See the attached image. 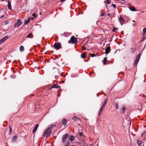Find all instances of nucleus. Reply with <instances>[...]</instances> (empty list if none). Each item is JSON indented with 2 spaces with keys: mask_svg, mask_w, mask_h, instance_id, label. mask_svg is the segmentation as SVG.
<instances>
[{
  "mask_svg": "<svg viewBox=\"0 0 146 146\" xmlns=\"http://www.w3.org/2000/svg\"><path fill=\"white\" fill-rule=\"evenodd\" d=\"M106 106L103 104L102 106L101 107L102 108H103V109H104V108L105 106Z\"/></svg>",
  "mask_w": 146,
  "mask_h": 146,
  "instance_id": "nucleus-42",
  "label": "nucleus"
},
{
  "mask_svg": "<svg viewBox=\"0 0 146 146\" xmlns=\"http://www.w3.org/2000/svg\"><path fill=\"white\" fill-rule=\"evenodd\" d=\"M110 15H111V14H109V13H108L107 14V15L108 16H110Z\"/></svg>",
  "mask_w": 146,
  "mask_h": 146,
  "instance_id": "nucleus-48",
  "label": "nucleus"
},
{
  "mask_svg": "<svg viewBox=\"0 0 146 146\" xmlns=\"http://www.w3.org/2000/svg\"><path fill=\"white\" fill-rule=\"evenodd\" d=\"M79 135L80 136H82V133H79Z\"/></svg>",
  "mask_w": 146,
  "mask_h": 146,
  "instance_id": "nucleus-45",
  "label": "nucleus"
},
{
  "mask_svg": "<svg viewBox=\"0 0 146 146\" xmlns=\"http://www.w3.org/2000/svg\"><path fill=\"white\" fill-rule=\"evenodd\" d=\"M54 46L55 49L57 50H58L62 47L61 44L60 42L55 43L54 45Z\"/></svg>",
  "mask_w": 146,
  "mask_h": 146,
  "instance_id": "nucleus-3",
  "label": "nucleus"
},
{
  "mask_svg": "<svg viewBox=\"0 0 146 146\" xmlns=\"http://www.w3.org/2000/svg\"><path fill=\"white\" fill-rule=\"evenodd\" d=\"M108 101V98H106L105 99V100H104V103L103 104L104 105H105V106H106V104L107 103Z\"/></svg>",
  "mask_w": 146,
  "mask_h": 146,
  "instance_id": "nucleus-19",
  "label": "nucleus"
},
{
  "mask_svg": "<svg viewBox=\"0 0 146 146\" xmlns=\"http://www.w3.org/2000/svg\"><path fill=\"white\" fill-rule=\"evenodd\" d=\"M65 0H60V2H62V1H65Z\"/></svg>",
  "mask_w": 146,
  "mask_h": 146,
  "instance_id": "nucleus-47",
  "label": "nucleus"
},
{
  "mask_svg": "<svg viewBox=\"0 0 146 146\" xmlns=\"http://www.w3.org/2000/svg\"><path fill=\"white\" fill-rule=\"evenodd\" d=\"M68 134L67 133L65 134L62 136V143H65V141L68 137Z\"/></svg>",
  "mask_w": 146,
  "mask_h": 146,
  "instance_id": "nucleus-5",
  "label": "nucleus"
},
{
  "mask_svg": "<svg viewBox=\"0 0 146 146\" xmlns=\"http://www.w3.org/2000/svg\"><path fill=\"white\" fill-rule=\"evenodd\" d=\"M106 8H107V6L106 5Z\"/></svg>",
  "mask_w": 146,
  "mask_h": 146,
  "instance_id": "nucleus-50",
  "label": "nucleus"
},
{
  "mask_svg": "<svg viewBox=\"0 0 146 146\" xmlns=\"http://www.w3.org/2000/svg\"><path fill=\"white\" fill-rule=\"evenodd\" d=\"M103 109H104L103 108H102V107L101 108H100V110L99 112V113L98 115H100L101 112L102 111Z\"/></svg>",
  "mask_w": 146,
  "mask_h": 146,
  "instance_id": "nucleus-27",
  "label": "nucleus"
},
{
  "mask_svg": "<svg viewBox=\"0 0 146 146\" xmlns=\"http://www.w3.org/2000/svg\"><path fill=\"white\" fill-rule=\"evenodd\" d=\"M4 17V15H2L0 18H2Z\"/></svg>",
  "mask_w": 146,
  "mask_h": 146,
  "instance_id": "nucleus-46",
  "label": "nucleus"
},
{
  "mask_svg": "<svg viewBox=\"0 0 146 146\" xmlns=\"http://www.w3.org/2000/svg\"><path fill=\"white\" fill-rule=\"evenodd\" d=\"M55 79H58V78H59V77L58 76H55Z\"/></svg>",
  "mask_w": 146,
  "mask_h": 146,
  "instance_id": "nucleus-36",
  "label": "nucleus"
},
{
  "mask_svg": "<svg viewBox=\"0 0 146 146\" xmlns=\"http://www.w3.org/2000/svg\"><path fill=\"white\" fill-rule=\"evenodd\" d=\"M133 21V22H135L134 21V20H133V21Z\"/></svg>",
  "mask_w": 146,
  "mask_h": 146,
  "instance_id": "nucleus-53",
  "label": "nucleus"
},
{
  "mask_svg": "<svg viewBox=\"0 0 146 146\" xmlns=\"http://www.w3.org/2000/svg\"><path fill=\"white\" fill-rule=\"evenodd\" d=\"M9 36L7 35L6 36H5L2 39L3 41L4 42L5 40H6L7 39H8L9 38Z\"/></svg>",
  "mask_w": 146,
  "mask_h": 146,
  "instance_id": "nucleus-12",
  "label": "nucleus"
},
{
  "mask_svg": "<svg viewBox=\"0 0 146 146\" xmlns=\"http://www.w3.org/2000/svg\"><path fill=\"white\" fill-rule=\"evenodd\" d=\"M7 6L8 9L10 10H11L12 7L10 2L9 1H8Z\"/></svg>",
  "mask_w": 146,
  "mask_h": 146,
  "instance_id": "nucleus-11",
  "label": "nucleus"
},
{
  "mask_svg": "<svg viewBox=\"0 0 146 146\" xmlns=\"http://www.w3.org/2000/svg\"><path fill=\"white\" fill-rule=\"evenodd\" d=\"M146 131H145L143 132V133L141 134V136H143V134H145L146 133Z\"/></svg>",
  "mask_w": 146,
  "mask_h": 146,
  "instance_id": "nucleus-39",
  "label": "nucleus"
},
{
  "mask_svg": "<svg viewBox=\"0 0 146 146\" xmlns=\"http://www.w3.org/2000/svg\"><path fill=\"white\" fill-rule=\"evenodd\" d=\"M130 10L133 11H136V9L135 7H133L132 8H129Z\"/></svg>",
  "mask_w": 146,
  "mask_h": 146,
  "instance_id": "nucleus-23",
  "label": "nucleus"
},
{
  "mask_svg": "<svg viewBox=\"0 0 146 146\" xmlns=\"http://www.w3.org/2000/svg\"><path fill=\"white\" fill-rule=\"evenodd\" d=\"M9 23V21H6L5 22L4 24L5 25H6L8 24Z\"/></svg>",
  "mask_w": 146,
  "mask_h": 146,
  "instance_id": "nucleus-31",
  "label": "nucleus"
},
{
  "mask_svg": "<svg viewBox=\"0 0 146 146\" xmlns=\"http://www.w3.org/2000/svg\"><path fill=\"white\" fill-rule=\"evenodd\" d=\"M38 124H37L36 125L35 127H34V129H33V133H34L35 132V131H36V130L37 129L38 127Z\"/></svg>",
  "mask_w": 146,
  "mask_h": 146,
  "instance_id": "nucleus-10",
  "label": "nucleus"
},
{
  "mask_svg": "<svg viewBox=\"0 0 146 146\" xmlns=\"http://www.w3.org/2000/svg\"><path fill=\"white\" fill-rule=\"evenodd\" d=\"M104 13H102L100 15L101 16H102V17H103L104 16Z\"/></svg>",
  "mask_w": 146,
  "mask_h": 146,
  "instance_id": "nucleus-40",
  "label": "nucleus"
},
{
  "mask_svg": "<svg viewBox=\"0 0 146 146\" xmlns=\"http://www.w3.org/2000/svg\"><path fill=\"white\" fill-rule=\"evenodd\" d=\"M13 76H14V77H15V76H14V75H13Z\"/></svg>",
  "mask_w": 146,
  "mask_h": 146,
  "instance_id": "nucleus-55",
  "label": "nucleus"
},
{
  "mask_svg": "<svg viewBox=\"0 0 146 146\" xmlns=\"http://www.w3.org/2000/svg\"><path fill=\"white\" fill-rule=\"evenodd\" d=\"M111 50L110 47H108L105 50V53H106V54H108L110 52V50Z\"/></svg>",
  "mask_w": 146,
  "mask_h": 146,
  "instance_id": "nucleus-9",
  "label": "nucleus"
},
{
  "mask_svg": "<svg viewBox=\"0 0 146 146\" xmlns=\"http://www.w3.org/2000/svg\"><path fill=\"white\" fill-rule=\"evenodd\" d=\"M30 18H28L27 20H25V24L27 25L29 22H30Z\"/></svg>",
  "mask_w": 146,
  "mask_h": 146,
  "instance_id": "nucleus-14",
  "label": "nucleus"
},
{
  "mask_svg": "<svg viewBox=\"0 0 146 146\" xmlns=\"http://www.w3.org/2000/svg\"><path fill=\"white\" fill-rule=\"evenodd\" d=\"M4 42L2 40V39L0 40V44H2Z\"/></svg>",
  "mask_w": 146,
  "mask_h": 146,
  "instance_id": "nucleus-35",
  "label": "nucleus"
},
{
  "mask_svg": "<svg viewBox=\"0 0 146 146\" xmlns=\"http://www.w3.org/2000/svg\"><path fill=\"white\" fill-rule=\"evenodd\" d=\"M70 142L69 141H67L66 143L64 144V146H68Z\"/></svg>",
  "mask_w": 146,
  "mask_h": 146,
  "instance_id": "nucleus-24",
  "label": "nucleus"
},
{
  "mask_svg": "<svg viewBox=\"0 0 146 146\" xmlns=\"http://www.w3.org/2000/svg\"><path fill=\"white\" fill-rule=\"evenodd\" d=\"M116 1H118L119 0H115Z\"/></svg>",
  "mask_w": 146,
  "mask_h": 146,
  "instance_id": "nucleus-54",
  "label": "nucleus"
},
{
  "mask_svg": "<svg viewBox=\"0 0 146 146\" xmlns=\"http://www.w3.org/2000/svg\"><path fill=\"white\" fill-rule=\"evenodd\" d=\"M119 21L120 22L121 26L122 25V23L124 22V20L121 17H120L119 18Z\"/></svg>",
  "mask_w": 146,
  "mask_h": 146,
  "instance_id": "nucleus-8",
  "label": "nucleus"
},
{
  "mask_svg": "<svg viewBox=\"0 0 146 146\" xmlns=\"http://www.w3.org/2000/svg\"><path fill=\"white\" fill-rule=\"evenodd\" d=\"M66 121L67 120L66 119H63L62 120V125H63L64 126L66 125Z\"/></svg>",
  "mask_w": 146,
  "mask_h": 146,
  "instance_id": "nucleus-15",
  "label": "nucleus"
},
{
  "mask_svg": "<svg viewBox=\"0 0 146 146\" xmlns=\"http://www.w3.org/2000/svg\"><path fill=\"white\" fill-rule=\"evenodd\" d=\"M112 6L114 7V9L116 8V6L114 4H112Z\"/></svg>",
  "mask_w": 146,
  "mask_h": 146,
  "instance_id": "nucleus-34",
  "label": "nucleus"
},
{
  "mask_svg": "<svg viewBox=\"0 0 146 146\" xmlns=\"http://www.w3.org/2000/svg\"><path fill=\"white\" fill-rule=\"evenodd\" d=\"M52 127H48L46 130L44 131L43 134V136L45 135L47 132L52 128Z\"/></svg>",
  "mask_w": 146,
  "mask_h": 146,
  "instance_id": "nucleus-6",
  "label": "nucleus"
},
{
  "mask_svg": "<svg viewBox=\"0 0 146 146\" xmlns=\"http://www.w3.org/2000/svg\"><path fill=\"white\" fill-rule=\"evenodd\" d=\"M82 48L84 50H86V47L84 46H82Z\"/></svg>",
  "mask_w": 146,
  "mask_h": 146,
  "instance_id": "nucleus-38",
  "label": "nucleus"
},
{
  "mask_svg": "<svg viewBox=\"0 0 146 146\" xmlns=\"http://www.w3.org/2000/svg\"><path fill=\"white\" fill-rule=\"evenodd\" d=\"M141 55V53H139L137 56L134 63V66H137V64L139 60Z\"/></svg>",
  "mask_w": 146,
  "mask_h": 146,
  "instance_id": "nucleus-1",
  "label": "nucleus"
},
{
  "mask_svg": "<svg viewBox=\"0 0 146 146\" xmlns=\"http://www.w3.org/2000/svg\"><path fill=\"white\" fill-rule=\"evenodd\" d=\"M33 37V35L32 34V33H30L29 35H27L25 37L26 38H32Z\"/></svg>",
  "mask_w": 146,
  "mask_h": 146,
  "instance_id": "nucleus-7",
  "label": "nucleus"
},
{
  "mask_svg": "<svg viewBox=\"0 0 146 146\" xmlns=\"http://www.w3.org/2000/svg\"><path fill=\"white\" fill-rule=\"evenodd\" d=\"M2 50V49H0V50Z\"/></svg>",
  "mask_w": 146,
  "mask_h": 146,
  "instance_id": "nucleus-56",
  "label": "nucleus"
},
{
  "mask_svg": "<svg viewBox=\"0 0 146 146\" xmlns=\"http://www.w3.org/2000/svg\"><path fill=\"white\" fill-rule=\"evenodd\" d=\"M17 135L14 136L12 138V141H13L15 139H17Z\"/></svg>",
  "mask_w": 146,
  "mask_h": 146,
  "instance_id": "nucleus-26",
  "label": "nucleus"
},
{
  "mask_svg": "<svg viewBox=\"0 0 146 146\" xmlns=\"http://www.w3.org/2000/svg\"><path fill=\"white\" fill-rule=\"evenodd\" d=\"M125 108L124 107H123L122 109L123 113L125 111Z\"/></svg>",
  "mask_w": 146,
  "mask_h": 146,
  "instance_id": "nucleus-32",
  "label": "nucleus"
},
{
  "mask_svg": "<svg viewBox=\"0 0 146 146\" xmlns=\"http://www.w3.org/2000/svg\"><path fill=\"white\" fill-rule=\"evenodd\" d=\"M115 107L116 109H117L118 108V104L117 103H116L115 104Z\"/></svg>",
  "mask_w": 146,
  "mask_h": 146,
  "instance_id": "nucleus-30",
  "label": "nucleus"
},
{
  "mask_svg": "<svg viewBox=\"0 0 146 146\" xmlns=\"http://www.w3.org/2000/svg\"><path fill=\"white\" fill-rule=\"evenodd\" d=\"M9 130L10 131V132H11L12 131V128L10 126L9 127Z\"/></svg>",
  "mask_w": 146,
  "mask_h": 146,
  "instance_id": "nucleus-43",
  "label": "nucleus"
},
{
  "mask_svg": "<svg viewBox=\"0 0 146 146\" xmlns=\"http://www.w3.org/2000/svg\"><path fill=\"white\" fill-rule=\"evenodd\" d=\"M77 42V39L76 38H75L74 36H72L70 40L68 41V43H72L75 44Z\"/></svg>",
  "mask_w": 146,
  "mask_h": 146,
  "instance_id": "nucleus-2",
  "label": "nucleus"
},
{
  "mask_svg": "<svg viewBox=\"0 0 146 146\" xmlns=\"http://www.w3.org/2000/svg\"><path fill=\"white\" fill-rule=\"evenodd\" d=\"M32 16L34 17H36V15L35 14H33L32 15Z\"/></svg>",
  "mask_w": 146,
  "mask_h": 146,
  "instance_id": "nucleus-41",
  "label": "nucleus"
},
{
  "mask_svg": "<svg viewBox=\"0 0 146 146\" xmlns=\"http://www.w3.org/2000/svg\"><path fill=\"white\" fill-rule=\"evenodd\" d=\"M51 133V131H49L48 135H50V134Z\"/></svg>",
  "mask_w": 146,
  "mask_h": 146,
  "instance_id": "nucleus-44",
  "label": "nucleus"
},
{
  "mask_svg": "<svg viewBox=\"0 0 146 146\" xmlns=\"http://www.w3.org/2000/svg\"><path fill=\"white\" fill-rule=\"evenodd\" d=\"M121 0L122 1H125V0Z\"/></svg>",
  "mask_w": 146,
  "mask_h": 146,
  "instance_id": "nucleus-51",
  "label": "nucleus"
},
{
  "mask_svg": "<svg viewBox=\"0 0 146 146\" xmlns=\"http://www.w3.org/2000/svg\"><path fill=\"white\" fill-rule=\"evenodd\" d=\"M96 56V55L95 54H91V56L92 57H94Z\"/></svg>",
  "mask_w": 146,
  "mask_h": 146,
  "instance_id": "nucleus-37",
  "label": "nucleus"
},
{
  "mask_svg": "<svg viewBox=\"0 0 146 146\" xmlns=\"http://www.w3.org/2000/svg\"><path fill=\"white\" fill-rule=\"evenodd\" d=\"M104 3L106 4H107L108 5L110 4V3L109 0H106V1H104Z\"/></svg>",
  "mask_w": 146,
  "mask_h": 146,
  "instance_id": "nucleus-25",
  "label": "nucleus"
},
{
  "mask_svg": "<svg viewBox=\"0 0 146 146\" xmlns=\"http://www.w3.org/2000/svg\"><path fill=\"white\" fill-rule=\"evenodd\" d=\"M31 19H32V20H33V18H32Z\"/></svg>",
  "mask_w": 146,
  "mask_h": 146,
  "instance_id": "nucleus-52",
  "label": "nucleus"
},
{
  "mask_svg": "<svg viewBox=\"0 0 146 146\" xmlns=\"http://www.w3.org/2000/svg\"><path fill=\"white\" fill-rule=\"evenodd\" d=\"M145 103H146V102H145Z\"/></svg>",
  "mask_w": 146,
  "mask_h": 146,
  "instance_id": "nucleus-57",
  "label": "nucleus"
},
{
  "mask_svg": "<svg viewBox=\"0 0 146 146\" xmlns=\"http://www.w3.org/2000/svg\"><path fill=\"white\" fill-rule=\"evenodd\" d=\"M91 146H92V145Z\"/></svg>",
  "mask_w": 146,
  "mask_h": 146,
  "instance_id": "nucleus-58",
  "label": "nucleus"
},
{
  "mask_svg": "<svg viewBox=\"0 0 146 146\" xmlns=\"http://www.w3.org/2000/svg\"><path fill=\"white\" fill-rule=\"evenodd\" d=\"M116 29H117V28H116L115 27H114L112 29V32H114L115 31V30Z\"/></svg>",
  "mask_w": 146,
  "mask_h": 146,
  "instance_id": "nucleus-33",
  "label": "nucleus"
},
{
  "mask_svg": "<svg viewBox=\"0 0 146 146\" xmlns=\"http://www.w3.org/2000/svg\"><path fill=\"white\" fill-rule=\"evenodd\" d=\"M22 23L21 20L19 19L17 20V21L14 24V27L16 28L19 26L21 25Z\"/></svg>",
  "mask_w": 146,
  "mask_h": 146,
  "instance_id": "nucleus-4",
  "label": "nucleus"
},
{
  "mask_svg": "<svg viewBox=\"0 0 146 146\" xmlns=\"http://www.w3.org/2000/svg\"><path fill=\"white\" fill-rule=\"evenodd\" d=\"M81 56L82 58H85L86 56L85 54H83L81 55Z\"/></svg>",
  "mask_w": 146,
  "mask_h": 146,
  "instance_id": "nucleus-28",
  "label": "nucleus"
},
{
  "mask_svg": "<svg viewBox=\"0 0 146 146\" xmlns=\"http://www.w3.org/2000/svg\"><path fill=\"white\" fill-rule=\"evenodd\" d=\"M137 143L139 146H140L141 145L142 143L141 141L140 140H137Z\"/></svg>",
  "mask_w": 146,
  "mask_h": 146,
  "instance_id": "nucleus-21",
  "label": "nucleus"
},
{
  "mask_svg": "<svg viewBox=\"0 0 146 146\" xmlns=\"http://www.w3.org/2000/svg\"><path fill=\"white\" fill-rule=\"evenodd\" d=\"M24 50V48L23 46H21L20 47V52H22Z\"/></svg>",
  "mask_w": 146,
  "mask_h": 146,
  "instance_id": "nucleus-16",
  "label": "nucleus"
},
{
  "mask_svg": "<svg viewBox=\"0 0 146 146\" xmlns=\"http://www.w3.org/2000/svg\"><path fill=\"white\" fill-rule=\"evenodd\" d=\"M146 32V27L143 29L142 31V35H145V33Z\"/></svg>",
  "mask_w": 146,
  "mask_h": 146,
  "instance_id": "nucleus-22",
  "label": "nucleus"
},
{
  "mask_svg": "<svg viewBox=\"0 0 146 146\" xmlns=\"http://www.w3.org/2000/svg\"><path fill=\"white\" fill-rule=\"evenodd\" d=\"M69 138L70 140L71 141H72L74 139V138L73 136L70 135Z\"/></svg>",
  "mask_w": 146,
  "mask_h": 146,
  "instance_id": "nucleus-18",
  "label": "nucleus"
},
{
  "mask_svg": "<svg viewBox=\"0 0 146 146\" xmlns=\"http://www.w3.org/2000/svg\"><path fill=\"white\" fill-rule=\"evenodd\" d=\"M103 64H107V57H105L104 58Z\"/></svg>",
  "mask_w": 146,
  "mask_h": 146,
  "instance_id": "nucleus-20",
  "label": "nucleus"
},
{
  "mask_svg": "<svg viewBox=\"0 0 146 146\" xmlns=\"http://www.w3.org/2000/svg\"><path fill=\"white\" fill-rule=\"evenodd\" d=\"M72 119L75 121L77 120H79L80 119L77 117L75 116L72 118Z\"/></svg>",
  "mask_w": 146,
  "mask_h": 146,
  "instance_id": "nucleus-17",
  "label": "nucleus"
},
{
  "mask_svg": "<svg viewBox=\"0 0 146 146\" xmlns=\"http://www.w3.org/2000/svg\"><path fill=\"white\" fill-rule=\"evenodd\" d=\"M60 87V86L57 84H55L52 86L51 88H57Z\"/></svg>",
  "mask_w": 146,
  "mask_h": 146,
  "instance_id": "nucleus-13",
  "label": "nucleus"
},
{
  "mask_svg": "<svg viewBox=\"0 0 146 146\" xmlns=\"http://www.w3.org/2000/svg\"><path fill=\"white\" fill-rule=\"evenodd\" d=\"M68 33H64V34H63V36H65V37H67L68 36Z\"/></svg>",
  "mask_w": 146,
  "mask_h": 146,
  "instance_id": "nucleus-29",
  "label": "nucleus"
},
{
  "mask_svg": "<svg viewBox=\"0 0 146 146\" xmlns=\"http://www.w3.org/2000/svg\"><path fill=\"white\" fill-rule=\"evenodd\" d=\"M11 132H10V131H9V134H10L11 133Z\"/></svg>",
  "mask_w": 146,
  "mask_h": 146,
  "instance_id": "nucleus-49",
  "label": "nucleus"
}]
</instances>
